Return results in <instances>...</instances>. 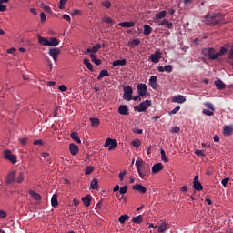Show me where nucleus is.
<instances>
[{
  "mask_svg": "<svg viewBox=\"0 0 233 233\" xmlns=\"http://www.w3.org/2000/svg\"><path fill=\"white\" fill-rule=\"evenodd\" d=\"M224 136H232L233 134V126H224L223 127Z\"/></svg>",
  "mask_w": 233,
  "mask_h": 233,
  "instance_id": "f3484780",
  "label": "nucleus"
},
{
  "mask_svg": "<svg viewBox=\"0 0 233 233\" xmlns=\"http://www.w3.org/2000/svg\"><path fill=\"white\" fill-rule=\"evenodd\" d=\"M166 16H167V11H161V12L155 15V17L157 19H163Z\"/></svg>",
  "mask_w": 233,
  "mask_h": 233,
  "instance_id": "a18cd8bd",
  "label": "nucleus"
},
{
  "mask_svg": "<svg viewBox=\"0 0 233 233\" xmlns=\"http://www.w3.org/2000/svg\"><path fill=\"white\" fill-rule=\"evenodd\" d=\"M49 46H57L59 45V41L56 37L49 38Z\"/></svg>",
  "mask_w": 233,
  "mask_h": 233,
  "instance_id": "58836bf2",
  "label": "nucleus"
},
{
  "mask_svg": "<svg viewBox=\"0 0 233 233\" xmlns=\"http://www.w3.org/2000/svg\"><path fill=\"white\" fill-rule=\"evenodd\" d=\"M83 64L85 65V66H86V68H88V70H90V72H94V66L92 65V63H90V60H88V58H85Z\"/></svg>",
  "mask_w": 233,
  "mask_h": 233,
  "instance_id": "c85d7f7f",
  "label": "nucleus"
},
{
  "mask_svg": "<svg viewBox=\"0 0 233 233\" xmlns=\"http://www.w3.org/2000/svg\"><path fill=\"white\" fill-rule=\"evenodd\" d=\"M161 154V160L164 161V163H168L169 159L167 157V153H165L164 149H160Z\"/></svg>",
  "mask_w": 233,
  "mask_h": 233,
  "instance_id": "79ce46f5",
  "label": "nucleus"
},
{
  "mask_svg": "<svg viewBox=\"0 0 233 233\" xmlns=\"http://www.w3.org/2000/svg\"><path fill=\"white\" fill-rule=\"evenodd\" d=\"M195 155L198 156L199 157H205V153L203 152V150H199V149L195 150Z\"/></svg>",
  "mask_w": 233,
  "mask_h": 233,
  "instance_id": "5fc2aeb1",
  "label": "nucleus"
},
{
  "mask_svg": "<svg viewBox=\"0 0 233 233\" xmlns=\"http://www.w3.org/2000/svg\"><path fill=\"white\" fill-rule=\"evenodd\" d=\"M90 59L92 60V62L93 63H95V65H96L97 66H99V65H101V59H99V58H97L96 56V55H94V54H91L90 55Z\"/></svg>",
  "mask_w": 233,
  "mask_h": 233,
  "instance_id": "f704fd0d",
  "label": "nucleus"
},
{
  "mask_svg": "<svg viewBox=\"0 0 233 233\" xmlns=\"http://www.w3.org/2000/svg\"><path fill=\"white\" fill-rule=\"evenodd\" d=\"M118 112L121 114V116H128V114H130L128 106L125 105L119 106Z\"/></svg>",
  "mask_w": 233,
  "mask_h": 233,
  "instance_id": "dca6fc26",
  "label": "nucleus"
},
{
  "mask_svg": "<svg viewBox=\"0 0 233 233\" xmlns=\"http://www.w3.org/2000/svg\"><path fill=\"white\" fill-rule=\"evenodd\" d=\"M58 90H60V92H66V90H68V87H66V86L65 85H61L58 86Z\"/></svg>",
  "mask_w": 233,
  "mask_h": 233,
  "instance_id": "680f3d73",
  "label": "nucleus"
},
{
  "mask_svg": "<svg viewBox=\"0 0 233 233\" xmlns=\"http://www.w3.org/2000/svg\"><path fill=\"white\" fill-rule=\"evenodd\" d=\"M134 25H136L134 22H122L118 24V25L122 26L123 28H132Z\"/></svg>",
  "mask_w": 233,
  "mask_h": 233,
  "instance_id": "2f4dec72",
  "label": "nucleus"
},
{
  "mask_svg": "<svg viewBox=\"0 0 233 233\" xmlns=\"http://www.w3.org/2000/svg\"><path fill=\"white\" fill-rule=\"evenodd\" d=\"M133 223H136V225H139L143 223V215H138L137 217H134L132 218Z\"/></svg>",
  "mask_w": 233,
  "mask_h": 233,
  "instance_id": "72a5a7b5",
  "label": "nucleus"
},
{
  "mask_svg": "<svg viewBox=\"0 0 233 233\" xmlns=\"http://www.w3.org/2000/svg\"><path fill=\"white\" fill-rule=\"evenodd\" d=\"M92 172H94V167L92 166L86 167V171H85L86 176L92 174Z\"/></svg>",
  "mask_w": 233,
  "mask_h": 233,
  "instance_id": "de8ad7c7",
  "label": "nucleus"
},
{
  "mask_svg": "<svg viewBox=\"0 0 233 233\" xmlns=\"http://www.w3.org/2000/svg\"><path fill=\"white\" fill-rule=\"evenodd\" d=\"M71 138L74 139L76 141V143L81 144V138H79V135H77V133L72 132Z\"/></svg>",
  "mask_w": 233,
  "mask_h": 233,
  "instance_id": "a19ab883",
  "label": "nucleus"
},
{
  "mask_svg": "<svg viewBox=\"0 0 233 233\" xmlns=\"http://www.w3.org/2000/svg\"><path fill=\"white\" fill-rule=\"evenodd\" d=\"M82 14H83V12L79 9H75V10H73V12L70 13V15L72 16H74V15H82Z\"/></svg>",
  "mask_w": 233,
  "mask_h": 233,
  "instance_id": "3c124183",
  "label": "nucleus"
},
{
  "mask_svg": "<svg viewBox=\"0 0 233 233\" xmlns=\"http://www.w3.org/2000/svg\"><path fill=\"white\" fill-rule=\"evenodd\" d=\"M23 181H25V173L19 172L16 178V183H23Z\"/></svg>",
  "mask_w": 233,
  "mask_h": 233,
  "instance_id": "c03bdc74",
  "label": "nucleus"
},
{
  "mask_svg": "<svg viewBox=\"0 0 233 233\" xmlns=\"http://www.w3.org/2000/svg\"><path fill=\"white\" fill-rule=\"evenodd\" d=\"M132 145L135 147V148H139V147H141V140L135 139L132 141Z\"/></svg>",
  "mask_w": 233,
  "mask_h": 233,
  "instance_id": "09e8293b",
  "label": "nucleus"
},
{
  "mask_svg": "<svg viewBox=\"0 0 233 233\" xmlns=\"http://www.w3.org/2000/svg\"><path fill=\"white\" fill-rule=\"evenodd\" d=\"M215 86L218 90H225L227 85H225L221 80H217L215 81Z\"/></svg>",
  "mask_w": 233,
  "mask_h": 233,
  "instance_id": "4be33fe9",
  "label": "nucleus"
},
{
  "mask_svg": "<svg viewBox=\"0 0 233 233\" xmlns=\"http://www.w3.org/2000/svg\"><path fill=\"white\" fill-rule=\"evenodd\" d=\"M102 6H104V8H110L112 6V3H110V1L106 0L104 2H102Z\"/></svg>",
  "mask_w": 233,
  "mask_h": 233,
  "instance_id": "8fccbe9b",
  "label": "nucleus"
},
{
  "mask_svg": "<svg viewBox=\"0 0 233 233\" xmlns=\"http://www.w3.org/2000/svg\"><path fill=\"white\" fill-rule=\"evenodd\" d=\"M117 190L123 196L124 194H127V192L128 190V186H123L121 187H119V186H117Z\"/></svg>",
  "mask_w": 233,
  "mask_h": 233,
  "instance_id": "37998d69",
  "label": "nucleus"
},
{
  "mask_svg": "<svg viewBox=\"0 0 233 233\" xmlns=\"http://www.w3.org/2000/svg\"><path fill=\"white\" fill-rule=\"evenodd\" d=\"M15 176H16L15 171L10 172L7 176L6 184L10 185V183H14V181H15Z\"/></svg>",
  "mask_w": 233,
  "mask_h": 233,
  "instance_id": "a211bd4d",
  "label": "nucleus"
},
{
  "mask_svg": "<svg viewBox=\"0 0 233 233\" xmlns=\"http://www.w3.org/2000/svg\"><path fill=\"white\" fill-rule=\"evenodd\" d=\"M80 204H81V201H79V199H77V198L73 199L74 207H79Z\"/></svg>",
  "mask_w": 233,
  "mask_h": 233,
  "instance_id": "69168bd1",
  "label": "nucleus"
},
{
  "mask_svg": "<svg viewBox=\"0 0 233 233\" xmlns=\"http://www.w3.org/2000/svg\"><path fill=\"white\" fill-rule=\"evenodd\" d=\"M90 188L92 190H98L99 188V181L97 180V178H94L91 183H90Z\"/></svg>",
  "mask_w": 233,
  "mask_h": 233,
  "instance_id": "393cba45",
  "label": "nucleus"
},
{
  "mask_svg": "<svg viewBox=\"0 0 233 233\" xmlns=\"http://www.w3.org/2000/svg\"><path fill=\"white\" fill-rule=\"evenodd\" d=\"M102 21H103L104 23H107V25H112V23H114L113 20H112V18H110V17H103V18H102Z\"/></svg>",
  "mask_w": 233,
  "mask_h": 233,
  "instance_id": "4d7b16f0",
  "label": "nucleus"
},
{
  "mask_svg": "<svg viewBox=\"0 0 233 233\" xmlns=\"http://www.w3.org/2000/svg\"><path fill=\"white\" fill-rule=\"evenodd\" d=\"M141 45V40L139 38L133 39L129 42L130 48H136V46Z\"/></svg>",
  "mask_w": 233,
  "mask_h": 233,
  "instance_id": "473e14b6",
  "label": "nucleus"
},
{
  "mask_svg": "<svg viewBox=\"0 0 233 233\" xmlns=\"http://www.w3.org/2000/svg\"><path fill=\"white\" fill-rule=\"evenodd\" d=\"M29 194H30L31 198H33V199H35V201H41V195H39L37 192H35L34 190H29Z\"/></svg>",
  "mask_w": 233,
  "mask_h": 233,
  "instance_id": "bb28decb",
  "label": "nucleus"
},
{
  "mask_svg": "<svg viewBox=\"0 0 233 233\" xmlns=\"http://www.w3.org/2000/svg\"><path fill=\"white\" fill-rule=\"evenodd\" d=\"M150 106H152V101L146 100L141 102L138 106H135L134 110L137 112H147Z\"/></svg>",
  "mask_w": 233,
  "mask_h": 233,
  "instance_id": "20e7f679",
  "label": "nucleus"
},
{
  "mask_svg": "<svg viewBox=\"0 0 233 233\" xmlns=\"http://www.w3.org/2000/svg\"><path fill=\"white\" fill-rule=\"evenodd\" d=\"M127 174H128V171L127 170H124L123 172L119 173L118 177L120 181H123L125 179V176H127Z\"/></svg>",
  "mask_w": 233,
  "mask_h": 233,
  "instance_id": "864d4df0",
  "label": "nucleus"
},
{
  "mask_svg": "<svg viewBox=\"0 0 233 233\" xmlns=\"http://www.w3.org/2000/svg\"><path fill=\"white\" fill-rule=\"evenodd\" d=\"M162 168H163V164H161V163L155 164L152 167V173L153 174H157V173L161 172Z\"/></svg>",
  "mask_w": 233,
  "mask_h": 233,
  "instance_id": "aec40b11",
  "label": "nucleus"
},
{
  "mask_svg": "<svg viewBox=\"0 0 233 233\" xmlns=\"http://www.w3.org/2000/svg\"><path fill=\"white\" fill-rule=\"evenodd\" d=\"M206 23L216 26V25H221L223 23V18L219 14H209L206 16Z\"/></svg>",
  "mask_w": 233,
  "mask_h": 233,
  "instance_id": "f03ea898",
  "label": "nucleus"
},
{
  "mask_svg": "<svg viewBox=\"0 0 233 233\" xmlns=\"http://www.w3.org/2000/svg\"><path fill=\"white\" fill-rule=\"evenodd\" d=\"M82 203L85 207H90L92 203V195H86L82 198Z\"/></svg>",
  "mask_w": 233,
  "mask_h": 233,
  "instance_id": "2eb2a0df",
  "label": "nucleus"
},
{
  "mask_svg": "<svg viewBox=\"0 0 233 233\" xmlns=\"http://www.w3.org/2000/svg\"><path fill=\"white\" fill-rule=\"evenodd\" d=\"M202 56L204 57H208L210 61H216L218 59V54L216 52V49L212 47L204 48L201 51Z\"/></svg>",
  "mask_w": 233,
  "mask_h": 233,
  "instance_id": "7ed1b4c3",
  "label": "nucleus"
},
{
  "mask_svg": "<svg viewBox=\"0 0 233 233\" xmlns=\"http://www.w3.org/2000/svg\"><path fill=\"white\" fill-rule=\"evenodd\" d=\"M133 134H143V129H138L137 127H135L132 129Z\"/></svg>",
  "mask_w": 233,
  "mask_h": 233,
  "instance_id": "bf43d9fd",
  "label": "nucleus"
},
{
  "mask_svg": "<svg viewBox=\"0 0 233 233\" xmlns=\"http://www.w3.org/2000/svg\"><path fill=\"white\" fill-rule=\"evenodd\" d=\"M136 167L141 179L148 177V174H150V166L148 164L143 163V160H137Z\"/></svg>",
  "mask_w": 233,
  "mask_h": 233,
  "instance_id": "f257e3e1",
  "label": "nucleus"
},
{
  "mask_svg": "<svg viewBox=\"0 0 233 233\" xmlns=\"http://www.w3.org/2000/svg\"><path fill=\"white\" fill-rule=\"evenodd\" d=\"M152 34V27L149 25H144V35H150Z\"/></svg>",
  "mask_w": 233,
  "mask_h": 233,
  "instance_id": "e433bc0d",
  "label": "nucleus"
},
{
  "mask_svg": "<svg viewBox=\"0 0 233 233\" xmlns=\"http://www.w3.org/2000/svg\"><path fill=\"white\" fill-rule=\"evenodd\" d=\"M160 26H167V28L172 29L174 25L172 22H169L167 19H164L158 24Z\"/></svg>",
  "mask_w": 233,
  "mask_h": 233,
  "instance_id": "a878e982",
  "label": "nucleus"
},
{
  "mask_svg": "<svg viewBox=\"0 0 233 233\" xmlns=\"http://www.w3.org/2000/svg\"><path fill=\"white\" fill-rule=\"evenodd\" d=\"M178 110H181V106H177L173 110L168 111V116H172L174 114H177Z\"/></svg>",
  "mask_w": 233,
  "mask_h": 233,
  "instance_id": "603ef678",
  "label": "nucleus"
},
{
  "mask_svg": "<svg viewBox=\"0 0 233 233\" xmlns=\"http://www.w3.org/2000/svg\"><path fill=\"white\" fill-rule=\"evenodd\" d=\"M27 141H28V138H26V137H25V138H19V143H20L21 145H23V147H25V146L26 145Z\"/></svg>",
  "mask_w": 233,
  "mask_h": 233,
  "instance_id": "052dcab7",
  "label": "nucleus"
},
{
  "mask_svg": "<svg viewBox=\"0 0 233 233\" xmlns=\"http://www.w3.org/2000/svg\"><path fill=\"white\" fill-rule=\"evenodd\" d=\"M228 59H233V46H231L229 50V54L228 56Z\"/></svg>",
  "mask_w": 233,
  "mask_h": 233,
  "instance_id": "774afa93",
  "label": "nucleus"
},
{
  "mask_svg": "<svg viewBox=\"0 0 233 233\" xmlns=\"http://www.w3.org/2000/svg\"><path fill=\"white\" fill-rule=\"evenodd\" d=\"M193 188L198 190V192H201L203 190V185H201V182H193Z\"/></svg>",
  "mask_w": 233,
  "mask_h": 233,
  "instance_id": "4c0bfd02",
  "label": "nucleus"
},
{
  "mask_svg": "<svg viewBox=\"0 0 233 233\" xmlns=\"http://www.w3.org/2000/svg\"><path fill=\"white\" fill-rule=\"evenodd\" d=\"M202 113L205 114V116H213L214 115V111H210L208 109H203Z\"/></svg>",
  "mask_w": 233,
  "mask_h": 233,
  "instance_id": "13d9d810",
  "label": "nucleus"
},
{
  "mask_svg": "<svg viewBox=\"0 0 233 233\" xmlns=\"http://www.w3.org/2000/svg\"><path fill=\"white\" fill-rule=\"evenodd\" d=\"M158 228V233H165L166 230H168L169 227L168 224H167V222H162Z\"/></svg>",
  "mask_w": 233,
  "mask_h": 233,
  "instance_id": "b1692460",
  "label": "nucleus"
},
{
  "mask_svg": "<svg viewBox=\"0 0 233 233\" xmlns=\"http://www.w3.org/2000/svg\"><path fill=\"white\" fill-rule=\"evenodd\" d=\"M229 181H230V178L226 177V178L222 179L221 183H222L223 187H227V185L228 184Z\"/></svg>",
  "mask_w": 233,
  "mask_h": 233,
  "instance_id": "e2e57ef3",
  "label": "nucleus"
},
{
  "mask_svg": "<svg viewBox=\"0 0 233 233\" xmlns=\"http://www.w3.org/2000/svg\"><path fill=\"white\" fill-rule=\"evenodd\" d=\"M104 147H108V150L112 151L117 147V140L107 138L105 142Z\"/></svg>",
  "mask_w": 233,
  "mask_h": 233,
  "instance_id": "6e6552de",
  "label": "nucleus"
},
{
  "mask_svg": "<svg viewBox=\"0 0 233 233\" xmlns=\"http://www.w3.org/2000/svg\"><path fill=\"white\" fill-rule=\"evenodd\" d=\"M89 120L94 128H97V127H99L101 123V121H99V118H96V117H91Z\"/></svg>",
  "mask_w": 233,
  "mask_h": 233,
  "instance_id": "7c9ffc66",
  "label": "nucleus"
},
{
  "mask_svg": "<svg viewBox=\"0 0 233 233\" xmlns=\"http://www.w3.org/2000/svg\"><path fill=\"white\" fill-rule=\"evenodd\" d=\"M133 190H137V192H140V194H147V187H145L141 184H136L133 186Z\"/></svg>",
  "mask_w": 233,
  "mask_h": 233,
  "instance_id": "ddd939ff",
  "label": "nucleus"
},
{
  "mask_svg": "<svg viewBox=\"0 0 233 233\" xmlns=\"http://www.w3.org/2000/svg\"><path fill=\"white\" fill-rule=\"evenodd\" d=\"M137 90L140 97H145L147 96V92H148V90L147 89V84L137 85Z\"/></svg>",
  "mask_w": 233,
  "mask_h": 233,
  "instance_id": "0eeeda50",
  "label": "nucleus"
},
{
  "mask_svg": "<svg viewBox=\"0 0 233 233\" xmlns=\"http://www.w3.org/2000/svg\"><path fill=\"white\" fill-rule=\"evenodd\" d=\"M185 101H187V98H185L183 96V95H178L177 96H174L172 98V102L173 103H180V104H182V103H185Z\"/></svg>",
  "mask_w": 233,
  "mask_h": 233,
  "instance_id": "412c9836",
  "label": "nucleus"
},
{
  "mask_svg": "<svg viewBox=\"0 0 233 233\" xmlns=\"http://www.w3.org/2000/svg\"><path fill=\"white\" fill-rule=\"evenodd\" d=\"M128 219H130V216H128L127 214H124L118 218V221L119 223H121V225H125V223H127Z\"/></svg>",
  "mask_w": 233,
  "mask_h": 233,
  "instance_id": "cd10ccee",
  "label": "nucleus"
},
{
  "mask_svg": "<svg viewBox=\"0 0 233 233\" xmlns=\"http://www.w3.org/2000/svg\"><path fill=\"white\" fill-rule=\"evenodd\" d=\"M117 65L120 66H124V65H127V59L117 60Z\"/></svg>",
  "mask_w": 233,
  "mask_h": 233,
  "instance_id": "0e129e2a",
  "label": "nucleus"
},
{
  "mask_svg": "<svg viewBox=\"0 0 233 233\" xmlns=\"http://www.w3.org/2000/svg\"><path fill=\"white\" fill-rule=\"evenodd\" d=\"M6 218V212L0 210V219H5Z\"/></svg>",
  "mask_w": 233,
  "mask_h": 233,
  "instance_id": "338daca9",
  "label": "nucleus"
},
{
  "mask_svg": "<svg viewBox=\"0 0 233 233\" xmlns=\"http://www.w3.org/2000/svg\"><path fill=\"white\" fill-rule=\"evenodd\" d=\"M106 76H108V70L103 69V70L99 73V75H98V76H97V80H98V81H101V79H103V77H106Z\"/></svg>",
  "mask_w": 233,
  "mask_h": 233,
  "instance_id": "c9c22d12",
  "label": "nucleus"
},
{
  "mask_svg": "<svg viewBox=\"0 0 233 233\" xmlns=\"http://www.w3.org/2000/svg\"><path fill=\"white\" fill-rule=\"evenodd\" d=\"M149 85L153 90H156L157 88V76H151L149 78Z\"/></svg>",
  "mask_w": 233,
  "mask_h": 233,
  "instance_id": "4468645a",
  "label": "nucleus"
},
{
  "mask_svg": "<svg viewBox=\"0 0 233 233\" xmlns=\"http://www.w3.org/2000/svg\"><path fill=\"white\" fill-rule=\"evenodd\" d=\"M163 57V53H161V51L157 50L155 52V54H152L150 56V59L152 61V63H159V61H161V58Z\"/></svg>",
  "mask_w": 233,
  "mask_h": 233,
  "instance_id": "1a4fd4ad",
  "label": "nucleus"
},
{
  "mask_svg": "<svg viewBox=\"0 0 233 233\" xmlns=\"http://www.w3.org/2000/svg\"><path fill=\"white\" fill-rule=\"evenodd\" d=\"M204 105H205V106H206L207 108H208V109L211 110L212 112H216V108L214 107V104H213V103L206 102Z\"/></svg>",
  "mask_w": 233,
  "mask_h": 233,
  "instance_id": "49530a36",
  "label": "nucleus"
},
{
  "mask_svg": "<svg viewBox=\"0 0 233 233\" xmlns=\"http://www.w3.org/2000/svg\"><path fill=\"white\" fill-rule=\"evenodd\" d=\"M124 94L123 99L125 101H132V95L134 94V89L130 86H123Z\"/></svg>",
  "mask_w": 233,
  "mask_h": 233,
  "instance_id": "39448f33",
  "label": "nucleus"
},
{
  "mask_svg": "<svg viewBox=\"0 0 233 233\" xmlns=\"http://www.w3.org/2000/svg\"><path fill=\"white\" fill-rule=\"evenodd\" d=\"M61 54L59 48H51L49 49V56L54 59L55 63L57 61V56Z\"/></svg>",
  "mask_w": 233,
  "mask_h": 233,
  "instance_id": "9d476101",
  "label": "nucleus"
},
{
  "mask_svg": "<svg viewBox=\"0 0 233 233\" xmlns=\"http://www.w3.org/2000/svg\"><path fill=\"white\" fill-rule=\"evenodd\" d=\"M227 52H228V49L225 48L224 46L220 47L219 51L217 52V57H221V56H225Z\"/></svg>",
  "mask_w": 233,
  "mask_h": 233,
  "instance_id": "ea45409f",
  "label": "nucleus"
},
{
  "mask_svg": "<svg viewBox=\"0 0 233 233\" xmlns=\"http://www.w3.org/2000/svg\"><path fill=\"white\" fill-rule=\"evenodd\" d=\"M66 1H68V0H60V2H59V9L60 10H65V5H66Z\"/></svg>",
  "mask_w": 233,
  "mask_h": 233,
  "instance_id": "6e6d98bb",
  "label": "nucleus"
},
{
  "mask_svg": "<svg viewBox=\"0 0 233 233\" xmlns=\"http://www.w3.org/2000/svg\"><path fill=\"white\" fill-rule=\"evenodd\" d=\"M4 159L10 161V163H12L13 165H15V163H17V156L12 154V151H10V149H5L4 151Z\"/></svg>",
  "mask_w": 233,
  "mask_h": 233,
  "instance_id": "423d86ee",
  "label": "nucleus"
},
{
  "mask_svg": "<svg viewBox=\"0 0 233 233\" xmlns=\"http://www.w3.org/2000/svg\"><path fill=\"white\" fill-rule=\"evenodd\" d=\"M69 152L71 156H76V154L79 153V147L74 143L69 145Z\"/></svg>",
  "mask_w": 233,
  "mask_h": 233,
  "instance_id": "f8f14e48",
  "label": "nucleus"
},
{
  "mask_svg": "<svg viewBox=\"0 0 233 233\" xmlns=\"http://www.w3.org/2000/svg\"><path fill=\"white\" fill-rule=\"evenodd\" d=\"M101 48V44H96L92 48H87V54H96Z\"/></svg>",
  "mask_w": 233,
  "mask_h": 233,
  "instance_id": "5701e85b",
  "label": "nucleus"
},
{
  "mask_svg": "<svg viewBox=\"0 0 233 233\" xmlns=\"http://www.w3.org/2000/svg\"><path fill=\"white\" fill-rule=\"evenodd\" d=\"M51 205L54 208L59 207V201L57 200V195H53L51 198Z\"/></svg>",
  "mask_w": 233,
  "mask_h": 233,
  "instance_id": "c756f323",
  "label": "nucleus"
},
{
  "mask_svg": "<svg viewBox=\"0 0 233 233\" xmlns=\"http://www.w3.org/2000/svg\"><path fill=\"white\" fill-rule=\"evenodd\" d=\"M158 72H167L168 74H170V72H172V70H174V67L172 66V65H167L165 66H160L157 67Z\"/></svg>",
  "mask_w": 233,
  "mask_h": 233,
  "instance_id": "9b49d317",
  "label": "nucleus"
},
{
  "mask_svg": "<svg viewBox=\"0 0 233 233\" xmlns=\"http://www.w3.org/2000/svg\"><path fill=\"white\" fill-rule=\"evenodd\" d=\"M38 43H39V45H42L43 46H49L48 38L43 37L40 35H38Z\"/></svg>",
  "mask_w": 233,
  "mask_h": 233,
  "instance_id": "6ab92c4d",
  "label": "nucleus"
}]
</instances>
